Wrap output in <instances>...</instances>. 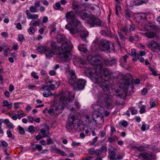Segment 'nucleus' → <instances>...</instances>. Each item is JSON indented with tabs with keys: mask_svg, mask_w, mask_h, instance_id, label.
<instances>
[{
	"mask_svg": "<svg viewBox=\"0 0 160 160\" xmlns=\"http://www.w3.org/2000/svg\"><path fill=\"white\" fill-rule=\"evenodd\" d=\"M79 34L81 38L84 41H85L86 38L88 35V32L87 31L84 30H80Z\"/></svg>",
	"mask_w": 160,
	"mask_h": 160,
	"instance_id": "25",
	"label": "nucleus"
},
{
	"mask_svg": "<svg viewBox=\"0 0 160 160\" xmlns=\"http://www.w3.org/2000/svg\"><path fill=\"white\" fill-rule=\"evenodd\" d=\"M138 157L139 158H143V160H151L152 158V155L151 153H146L140 154Z\"/></svg>",
	"mask_w": 160,
	"mask_h": 160,
	"instance_id": "20",
	"label": "nucleus"
},
{
	"mask_svg": "<svg viewBox=\"0 0 160 160\" xmlns=\"http://www.w3.org/2000/svg\"><path fill=\"white\" fill-rule=\"evenodd\" d=\"M50 28L51 30L50 34H51L53 32H55L56 31V24L52 23V24L50 27Z\"/></svg>",
	"mask_w": 160,
	"mask_h": 160,
	"instance_id": "41",
	"label": "nucleus"
},
{
	"mask_svg": "<svg viewBox=\"0 0 160 160\" xmlns=\"http://www.w3.org/2000/svg\"><path fill=\"white\" fill-rule=\"evenodd\" d=\"M72 101L70 102H68L65 106L71 111H76L79 109L80 107L79 103L78 102H75L74 104L70 105V103Z\"/></svg>",
	"mask_w": 160,
	"mask_h": 160,
	"instance_id": "14",
	"label": "nucleus"
},
{
	"mask_svg": "<svg viewBox=\"0 0 160 160\" xmlns=\"http://www.w3.org/2000/svg\"><path fill=\"white\" fill-rule=\"evenodd\" d=\"M145 27L148 29L155 30L157 31H159L160 29V28L156 25L154 22H148L145 26Z\"/></svg>",
	"mask_w": 160,
	"mask_h": 160,
	"instance_id": "18",
	"label": "nucleus"
},
{
	"mask_svg": "<svg viewBox=\"0 0 160 160\" xmlns=\"http://www.w3.org/2000/svg\"><path fill=\"white\" fill-rule=\"evenodd\" d=\"M136 51L135 49H132V51L131 53V55L132 57H135L136 56Z\"/></svg>",
	"mask_w": 160,
	"mask_h": 160,
	"instance_id": "53",
	"label": "nucleus"
},
{
	"mask_svg": "<svg viewBox=\"0 0 160 160\" xmlns=\"http://www.w3.org/2000/svg\"><path fill=\"white\" fill-rule=\"evenodd\" d=\"M35 7L33 6H31L29 8L30 11L32 12H36L37 10Z\"/></svg>",
	"mask_w": 160,
	"mask_h": 160,
	"instance_id": "47",
	"label": "nucleus"
},
{
	"mask_svg": "<svg viewBox=\"0 0 160 160\" xmlns=\"http://www.w3.org/2000/svg\"><path fill=\"white\" fill-rule=\"evenodd\" d=\"M58 43L52 41L50 44V47L52 50L56 54H57L58 52V48H59L58 46L57 45Z\"/></svg>",
	"mask_w": 160,
	"mask_h": 160,
	"instance_id": "23",
	"label": "nucleus"
},
{
	"mask_svg": "<svg viewBox=\"0 0 160 160\" xmlns=\"http://www.w3.org/2000/svg\"><path fill=\"white\" fill-rule=\"evenodd\" d=\"M72 46L69 45L68 43L62 44L61 47L58 48L59 55L62 61L69 60L71 59L70 50Z\"/></svg>",
	"mask_w": 160,
	"mask_h": 160,
	"instance_id": "4",
	"label": "nucleus"
},
{
	"mask_svg": "<svg viewBox=\"0 0 160 160\" xmlns=\"http://www.w3.org/2000/svg\"><path fill=\"white\" fill-rule=\"evenodd\" d=\"M95 116H96V119L95 120V118L92 116V119L95 121V122L99 124H101L104 122V119L103 117L101 115V113L98 112V114H95Z\"/></svg>",
	"mask_w": 160,
	"mask_h": 160,
	"instance_id": "17",
	"label": "nucleus"
},
{
	"mask_svg": "<svg viewBox=\"0 0 160 160\" xmlns=\"http://www.w3.org/2000/svg\"><path fill=\"white\" fill-rule=\"evenodd\" d=\"M150 104L151 106L150 108H152L155 107L158 104V103L152 100L150 102Z\"/></svg>",
	"mask_w": 160,
	"mask_h": 160,
	"instance_id": "43",
	"label": "nucleus"
},
{
	"mask_svg": "<svg viewBox=\"0 0 160 160\" xmlns=\"http://www.w3.org/2000/svg\"><path fill=\"white\" fill-rule=\"evenodd\" d=\"M44 53L47 58H51L52 57L54 54H56V53H54L52 50L48 49L47 48Z\"/></svg>",
	"mask_w": 160,
	"mask_h": 160,
	"instance_id": "28",
	"label": "nucleus"
},
{
	"mask_svg": "<svg viewBox=\"0 0 160 160\" xmlns=\"http://www.w3.org/2000/svg\"><path fill=\"white\" fill-rule=\"evenodd\" d=\"M144 34L146 35V36L148 38H151L154 37L156 35V34L155 32H148L145 33Z\"/></svg>",
	"mask_w": 160,
	"mask_h": 160,
	"instance_id": "30",
	"label": "nucleus"
},
{
	"mask_svg": "<svg viewBox=\"0 0 160 160\" xmlns=\"http://www.w3.org/2000/svg\"><path fill=\"white\" fill-rule=\"evenodd\" d=\"M58 41L61 44L68 43V40L66 37L63 34H59L57 36Z\"/></svg>",
	"mask_w": 160,
	"mask_h": 160,
	"instance_id": "16",
	"label": "nucleus"
},
{
	"mask_svg": "<svg viewBox=\"0 0 160 160\" xmlns=\"http://www.w3.org/2000/svg\"><path fill=\"white\" fill-rule=\"evenodd\" d=\"M53 8L55 10L62 11L63 10V8L61 7L60 3L59 2H57L55 4V7L53 6Z\"/></svg>",
	"mask_w": 160,
	"mask_h": 160,
	"instance_id": "33",
	"label": "nucleus"
},
{
	"mask_svg": "<svg viewBox=\"0 0 160 160\" xmlns=\"http://www.w3.org/2000/svg\"><path fill=\"white\" fill-rule=\"evenodd\" d=\"M81 121L73 115H70L68 117V122L66 127L69 130L74 128L77 130H80V122Z\"/></svg>",
	"mask_w": 160,
	"mask_h": 160,
	"instance_id": "6",
	"label": "nucleus"
},
{
	"mask_svg": "<svg viewBox=\"0 0 160 160\" xmlns=\"http://www.w3.org/2000/svg\"><path fill=\"white\" fill-rule=\"evenodd\" d=\"M55 150L57 153H59L61 156H65L66 155L65 153L63 151L61 150L58 148H55Z\"/></svg>",
	"mask_w": 160,
	"mask_h": 160,
	"instance_id": "39",
	"label": "nucleus"
},
{
	"mask_svg": "<svg viewBox=\"0 0 160 160\" xmlns=\"http://www.w3.org/2000/svg\"><path fill=\"white\" fill-rule=\"evenodd\" d=\"M139 108H140L139 111L142 114L145 112L146 108L145 106H142V107H140Z\"/></svg>",
	"mask_w": 160,
	"mask_h": 160,
	"instance_id": "54",
	"label": "nucleus"
},
{
	"mask_svg": "<svg viewBox=\"0 0 160 160\" xmlns=\"http://www.w3.org/2000/svg\"><path fill=\"white\" fill-rule=\"evenodd\" d=\"M88 22L92 27H98L102 26V21L99 18L91 16L89 17Z\"/></svg>",
	"mask_w": 160,
	"mask_h": 160,
	"instance_id": "9",
	"label": "nucleus"
},
{
	"mask_svg": "<svg viewBox=\"0 0 160 160\" xmlns=\"http://www.w3.org/2000/svg\"><path fill=\"white\" fill-rule=\"evenodd\" d=\"M112 96L104 92L101 96L99 99L100 103L107 107L110 106L112 102Z\"/></svg>",
	"mask_w": 160,
	"mask_h": 160,
	"instance_id": "7",
	"label": "nucleus"
},
{
	"mask_svg": "<svg viewBox=\"0 0 160 160\" xmlns=\"http://www.w3.org/2000/svg\"><path fill=\"white\" fill-rule=\"evenodd\" d=\"M69 73L68 82V83L74 87L76 82L77 78L75 71L74 70H71L69 71Z\"/></svg>",
	"mask_w": 160,
	"mask_h": 160,
	"instance_id": "12",
	"label": "nucleus"
},
{
	"mask_svg": "<svg viewBox=\"0 0 160 160\" xmlns=\"http://www.w3.org/2000/svg\"><path fill=\"white\" fill-rule=\"evenodd\" d=\"M2 106L3 107H6L8 108H11L12 107V103H9L7 100H4L3 102Z\"/></svg>",
	"mask_w": 160,
	"mask_h": 160,
	"instance_id": "34",
	"label": "nucleus"
},
{
	"mask_svg": "<svg viewBox=\"0 0 160 160\" xmlns=\"http://www.w3.org/2000/svg\"><path fill=\"white\" fill-rule=\"evenodd\" d=\"M95 150L94 148H91L89 150V153L90 155H93L95 153Z\"/></svg>",
	"mask_w": 160,
	"mask_h": 160,
	"instance_id": "57",
	"label": "nucleus"
},
{
	"mask_svg": "<svg viewBox=\"0 0 160 160\" xmlns=\"http://www.w3.org/2000/svg\"><path fill=\"white\" fill-rule=\"evenodd\" d=\"M18 40L21 42H22L24 39V38L23 35L19 34L18 36Z\"/></svg>",
	"mask_w": 160,
	"mask_h": 160,
	"instance_id": "56",
	"label": "nucleus"
},
{
	"mask_svg": "<svg viewBox=\"0 0 160 160\" xmlns=\"http://www.w3.org/2000/svg\"><path fill=\"white\" fill-rule=\"evenodd\" d=\"M19 132L21 134H23L25 133L24 129L20 126H18Z\"/></svg>",
	"mask_w": 160,
	"mask_h": 160,
	"instance_id": "46",
	"label": "nucleus"
},
{
	"mask_svg": "<svg viewBox=\"0 0 160 160\" xmlns=\"http://www.w3.org/2000/svg\"><path fill=\"white\" fill-rule=\"evenodd\" d=\"M87 59L89 63L95 67L96 71L100 70L102 68V60L99 55H96L93 56L89 55Z\"/></svg>",
	"mask_w": 160,
	"mask_h": 160,
	"instance_id": "5",
	"label": "nucleus"
},
{
	"mask_svg": "<svg viewBox=\"0 0 160 160\" xmlns=\"http://www.w3.org/2000/svg\"><path fill=\"white\" fill-rule=\"evenodd\" d=\"M101 150L102 152H105L107 150V147L105 146H102L101 147Z\"/></svg>",
	"mask_w": 160,
	"mask_h": 160,
	"instance_id": "60",
	"label": "nucleus"
},
{
	"mask_svg": "<svg viewBox=\"0 0 160 160\" xmlns=\"http://www.w3.org/2000/svg\"><path fill=\"white\" fill-rule=\"evenodd\" d=\"M116 96L117 98H119L121 99H124L125 98V96L124 93L118 94Z\"/></svg>",
	"mask_w": 160,
	"mask_h": 160,
	"instance_id": "51",
	"label": "nucleus"
},
{
	"mask_svg": "<svg viewBox=\"0 0 160 160\" xmlns=\"http://www.w3.org/2000/svg\"><path fill=\"white\" fill-rule=\"evenodd\" d=\"M123 82L124 84L128 86L132 83V77L129 74H127L123 77Z\"/></svg>",
	"mask_w": 160,
	"mask_h": 160,
	"instance_id": "15",
	"label": "nucleus"
},
{
	"mask_svg": "<svg viewBox=\"0 0 160 160\" xmlns=\"http://www.w3.org/2000/svg\"><path fill=\"white\" fill-rule=\"evenodd\" d=\"M148 2V0H134L133 3L135 5L138 6L144 3H146Z\"/></svg>",
	"mask_w": 160,
	"mask_h": 160,
	"instance_id": "27",
	"label": "nucleus"
},
{
	"mask_svg": "<svg viewBox=\"0 0 160 160\" xmlns=\"http://www.w3.org/2000/svg\"><path fill=\"white\" fill-rule=\"evenodd\" d=\"M91 76V79L92 80L94 83H98L100 87V84L104 82L101 78L99 71L98 72L96 71Z\"/></svg>",
	"mask_w": 160,
	"mask_h": 160,
	"instance_id": "10",
	"label": "nucleus"
},
{
	"mask_svg": "<svg viewBox=\"0 0 160 160\" xmlns=\"http://www.w3.org/2000/svg\"><path fill=\"white\" fill-rule=\"evenodd\" d=\"M47 48L44 47L38 46L37 48L38 52L44 53Z\"/></svg>",
	"mask_w": 160,
	"mask_h": 160,
	"instance_id": "38",
	"label": "nucleus"
},
{
	"mask_svg": "<svg viewBox=\"0 0 160 160\" xmlns=\"http://www.w3.org/2000/svg\"><path fill=\"white\" fill-rule=\"evenodd\" d=\"M101 34L103 36H106L108 37L111 36L112 34L110 32L106 31L105 30H102L100 32Z\"/></svg>",
	"mask_w": 160,
	"mask_h": 160,
	"instance_id": "32",
	"label": "nucleus"
},
{
	"mask_svg": "<svg viewBox=\"0 0 160 160\" xmlns=\"http://www.w3.org/2000/svg\"><path fill=\"white\" fill-rule=\"evenodd\" d=\"M43 89H45L46 91L44 92L43 93V96L45 97H48L49 96L52 95V93L49 91V87L48 86H44L42 87Z\"/></svg>",
	"mask_w": 160,
	"mask_h": 160,
	"instance_id": "24",
	"label": "nucleus"
},
{
	"mask_svg": "<svg viewBox=\"0 0 160 160\" xmlns=\"http://www.w3.org/2000/svg\"><path fill=\"white\" fill-rule=\"evenodd\" d=\"M78 14L80 16L81 18L82 19H85L88 17V15L84 11H80V12H79Z\"/></svg>",
	"mask_w": 160,
	"mask_h": 160,
	"instance_id": "29",
	"label": "nucleus"
},
{
	"mask_svg": "<svg viewBox=\"0 0 160 160\" xmlns=\"http://www.w3.org/2000/svg\"><path fill=\"white\" fill-rule=\"evenodd\" d=\"M148 46L149 48L154 52H158L160 51V46L154 41L151 40L149 41Z\"/></svg>",
	"mask_w": 160,
	"mask_h": 160,
	"instance_id": "11",
	"label": "nucleus"
},
{
	"mask_svg": "<svg viewBox=\"0 0 160 160\" xmlns=\"http://www.w3.org/2000/svg\"><path fill=\"white\" fill-rule=\"evenodd\" d=\"M72 8L75 11V12L78 14L80 12L81 10H79V6L76 2L73 3L72 4Z\"/></svg>",
	"mask_w": 160,
	"mask_h": 160,
	"instance_id": "31",
	"label": "nucleus"
},
{
	"mask_svg": "<svg viewBox=\"0 0 160 160\" xmlns=\"http://www.w3.org/2000/svg\"><path fill=\"white\" fill-rule=\"evenodd\" d=\"M28 31H29L32 33H33L35 32V30L33 27H31L29 28Z\"/></svg>",
	"mask_w": 160,
	"mask_h": 160,
	"instance_id": "58",
	"label": "nucleus"
},
{
	"mask_svg": "<svg viewBox=\"0 0 160 160\" xmlns=\"http://www.w3.org/2000/svg\"><path fill=\"white\" fill-rule=\"evenodd\" d=\"M35 129L34 127L32 125H31L29 126L28 128V131L30 132L31 134H33L34 133Z\"/></svg>",
	"mask_w": 160,
	"mask_h": 160,
	"instance_id": "42",
	"label": "nucleus"
},
{
	"mask_svg": "<svg viewBox=\"0 0 160 160\" xmlns=\"http://www.w3.org/2000/svg\"><path fill=\"white\" fill-rule=\"evenodd\" d=\"M65 18L67 21L72 22V23L68 24L66 26V28L71 33L74 34L78 32L82 27L81 22L76 19V14L74 12L70 11L68 12L65 14Z\"/></svg>",
	"mask_w": 160,
	"mask_h": 160,
	"instance_id": "1",
	"label": "nucleus"
},
{
	"mask_svg": "<svg viewBox=\"0 0 160 160\" xmlns=\"http://www.w3.org/2000/svg\"><path fill=\"white\" fill-rule=\"evenodd\" d=\"M129 109L130 110L131 114L132 115L136 114L138 113L137 110L134 109L132 107H131Z\"/></svg>",
	"mask_w": 160,
	"mask_h": 160,
	"instance_id": "44",
	"label": "nucleus"
},
{
	"mask_svg": "<svg viewBox=\"0 0 160 160\" xmlns=\"http://www.w3.org/2000/svg\"><path fill=\"white\" fill-rule=\"evenodd\" d=\"M135 26L133 24H132L130 25V27L128 30L129 32L133 31L135 29Z\"/></svg>",
	"mask_w": 160,
	"mask_h": 160,
	"instance_id": "50",
	"label": "nucleus"
},
{
	"mask_svg": "<svg viewBox=\"0 0 160 160\" xmlns=\"http://www.w3.org/2000/svg\"><path fill=\"white\" fill-rule=\"evenodd\" d=\"M41 133L43 135V137H47L49 136V133L48 131L44 130L43 129H41L40 130Z\"/></svg>",
	"mask_w": 160,
	"mask_h": 160,
	"instance_id": "40",
	"label": "nucleus"
},
{
	"mask_svg": "<svg viewBox=\"0 0 160 160\" xmlns=\"http://www.w3.org/2000/svg\"><path fill=\"white\" fill-rule=\"evenodd\" d=\"M120 124H121L123 127H126L128 125L127 122L125 121H123L122 122H120Z\"/></svg>",
	"mask_w": 160,
	"mask_h": 160,
	"instance_id": "64",
	"label": "nucleus"
},
{
	"mask_svg": "<svg viewBox=\"0 0 160 160\" xmlns=\"http://www.w3.org/2000/svg\"><path fill=\"white\" fill-rule=\"evenodd\" d=\"M99 48L101 51H107L110 49V45H113V43L106 39H101L98 43Z\"/></svg>",
	"mask_w": 160,
	"mask_h": 160,
	"instance_id": "8",
	"label": "nucleus"
},
{
	"mask_svg": "<svg viewBox=\"0 0 160 160\" xmlns=\"http://www.w3.org/2000/svg\"><path fill=\"white\" fill-rule=\"evenodd\" d=\"M76 60L77 62L82 65L85 63L86 62L85 59H82L80 57H77L76 58Z\"/></svg>",
	"mask_w": 160,
	"mask_h": 160,
	"instance_id": "36",
	"label": "nucleus"
},
{
	"mask_svg": "<svg viewBox=\"0 0 160 160\" xmlns=\"http://www.w3.org/2000/svg\"><path fill=\"white\" fill-rule=\"evenodd\" d=\"M86 124H89L92 122V119L88 115H86L84 118Z\"/></svg>",
	"mask_w": 160,
	"mask_h": 160,
	"instance_id": "37",
	"label": "nucleus"
},
{
	"mask_svg": "<svg viewBox=\"0 0 160 160\" xmlns=\"http://www.w3.org/2000/svg\"><path fill=\"white\" fill-rule=\"evenodd\" d=\"M27 18L28 19H36L38 18V15L37 14H32L29 12L28 10H26Z\"/></svg>",
	"mask_w": 160,
	"mask_h": 160,
	"instance_id": "26",
	"label": "nucleus"
},
{
	"mask_svg": "<svg viewBox=\"0 0 160 160\" xmlns=\"http://www.w3.org/2000/svg\"><path fill=\"white\" fill-rule=\"evenodd\" d=\"M128 28V26H126L122 28H121V30L122 31H123L125 33H126L128 31H129Z\"/></svg>",
	"mask_w": 160,
	"mask_h": 160,
	"instance_id": "48",
	"label": "nucleus"
},
{
	"mask_svg": "<svg viewBox=\"0 0 160 160\" xmlns=\"http://www.w3.org/2000/svg\"><path fill=\"white\" fill-rule=\"evenodd\" d=\"M117 60L115 59H113L112 60H109L108 59H104L103 61L104 63L107 66H111L112 65L115 64Z\"/></svg>",
	"mask_w": 160,
	"mask_h": 160,
	"instance_id": "22",
	"label": "nucleus"
},
{
	"mask_svg": "<svg viewBox=\"0 0 160 160\" xmlns=\"http://www.w3.org/2000/svg\"><path fill=\"white\" fill-rule=\"evenodd\" d=\"M84 71L85 75L87 76L90 77L91 78V76L96 72L95 69L88 67L85 68Z\"/></svg>",
	"mask_w": 160,
	"mask_h": 160,
	"instance_id": "21",
	"label": "nucleus"
},
{
	"mask_svg": "<svg viewBox=\"0 0 160 160\" xmlns=\"http://www.w3.org/2000/svg\"><path fill=\"white\" fill-rule=\"evenodd\" d=\"M75 97L74 93L70 91H66L61 95L59 98V105L55 108L54 113H57V112H60V111L63 109L68 102H70L73 100Z\"/></svg>",
	"mask_w": 160,
	"mask_h": 160,
	"instance_id": "2",
	"label": "nucleus"
},
{
	"mask_svg": "<svg viewBox=\"0 0 160 160\" xmlns=\"http://www.w3.org/2000/svg\"><path fill=\"white\" fill-rule=\"evenodd\" d=\"M91 107L94 110V112L92 114V116H94L95 114H98V112H101L100 111L102 110V107L98 104H93Z\"/></svg>",
	"mask_w": 160,
	"mask_h": 160,
	"instance_id": "19",
	"label": "nucleus"
},
{
	"mask_svg": "<svg viewBox=\"0 0 160 160\" xmlns=\"http://www.w3.org/2000/svg\"><path fill=\"white\" fill-rule=\"evenodd\" d=\"M110 159L111 160H113L115 158V153H111L109 156Z\"/></svg>",
	"mask_w": 160,
	"mask_h": 160,
	"instance_id": "63",
	"label": "nucleus"
},
{
	"mask_svg": "<svg viewBox=\"0 0 160 160\" xmlns=\"http://www.w3.org/2000/svg\"><path fill=\"white\" fill-rule=\"evenodd\" d=\"M121 9V7L119 5H117L116 6V8H115V11H116V15H118L119 14L118 11H120Z\"/></svg>",
	"mask_w": 160,
	"mask_h": 160,
	"instance_id": "45",
	"label": "nucleus"
},
{
	"mask_svg": "<svg viewBox=\"0 0 160 160\" xmlns=\"http://www.w3.org/2000/svg\"><path fill=\"white\" fill-rule=\"evenodd\" d=\"M99 71L101 78L104 82L100 84V87L102 88L104 91H108L109 90L108 80L111 78L113 73L110 70L105 68L102 69L101 70H99Z\"/></svg>",
	"mask_w": 160,
	"mask_h": 160,
	"instance_id": "3",
	"label": "nucleus"
},
{
	"mask_svg": "<svg viewBox=\"0 0 160 160\" xmlns=\"http://www.w3.org/2000/svg\"><path fill=\"white\" fill-rule=\"evenodd\" d=\"M37 144H35L33 143H32L31 145V148L34 151H36L37 148Z\"/></svg>",
	"mask_w": 160,
	"mask_h": 160,
	"instance_id": "59",
	"label": "nucleus"
},
{
	"mask_svg": "<svg viewBox=\"0 0 160 160\" xmlns=\"http://www.w3.org/2000/svg\"><path fill=\"white\" fill-rule=\"evenodd\" d=\"M53 143V141L51 138L48 139L47 140V144L48 145L52 144Z\"/></svg>",
	"mask_w": 160,
	"mask_h": 160,
	"instance_id": "61",
	"label": "nucleus"
},
{
	"mask_svg": "<svg viewBox=\"0 0 160 160\" xmlns=\"http://www.w3.org/2000/svg\"><path fill=\"white\" fill-rule=\"evenodd\" d=\"M1 35L4 38L8 37V34L7 32H2L1 33Z\"/></svg>",
	"mask_w": 160,
	"mask_h": 160,
	"instance_id": "62",
	"label": "nucleus"
},
{
	"mask_svg": "<svg viewBox=\"0 0 160 160\" xmlns=\"http://www.w3.org/2000/svg\"><path fill=\"white\" fill-rule=\"evenodd\" d=\"M125 16L128 19H129L131 17V15L129 12L127 10L125 11Z\"/></svg>",
	"mask_w": 160,
	"mask_h": 160,
	"instance_id": "49",
	"label": "nucleus"
},
{
	"mask_svg": "<svg viewBox=\"0 0 160 160\" xmlns=\"http://www.w3.org/2000/svg\"><path fill=\"white\" fill-rule=\"evenodd\" d=\"M17 116L18 117V118L19 119H20L26 116V114L23 113H18Z\"/></svg>",
	"mask_w": 160,
	"mask_h": 160,
	"instance_id": "55",
	"label": "nucleus"
},
{
	"mask_svg": "<svg viewBox=\"0 0 160 160\" xmlns=\"http://www.w3.org/2000/svg\"><path fill=\"white\" fill-rule=\"evenodd\" d=\"M78 49L79 51L81 52H85L87 51V49L85 48L84 45H80L78 47Z\"/></svg>",
	"mask_w": 160,
	"mask_h": 160,
	"instance_id": "35",
	"label": "nucleus"
},
{
	"mask_svg": "<svg viewBox=\"0 0 160 160\" xmlns=\"http://www.w3.org/2000/svg\"><path fill=\"white\" fill-rule=\"evenodd\" d=\"M150 69L151 71L152 72V74L154 76H157L158 75L157 73L156 72L154 68L150 67Z\"/></svg>",
	"mask_w": 160,
	"mask_h": 160,
	"instance_id": "52",
	"label": "nucleus"
},
{
	"mask_svg": "<svg viewBox=\"0 0 160 160\" xmlns=\"http://www.w3.org/2000/svg\"><path fill=\"white\" fill-rule=\"evenodd\" d=\"M86 81L84 79H80L77 80L73 89L75 90H81L83 89L85 86Z\"/></svg>",
	"mask_w": 160,
	"mask_h": 160,
	"instance_id": "13",
	"label": "nucleus"
}]
</instances>
